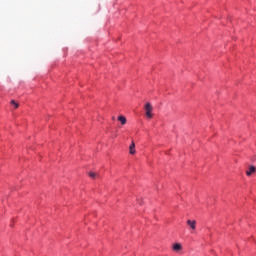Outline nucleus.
<instances>
[{
    "mask_svg": "<svg viewBox=\"0 0 256 256\" xmlns=\"http://www.w3.org/2000/svg\"><path fill=\"white\" fill-rule=\"evenodd\" d=\"M144 109L146 111V117H148V119H153V106L151 103H146Z\"/></svg>",
    "mask_w": 256,
    "mask_h": 256,
    "instance_id": "f257e3e1",
    "label": "nucleus"
},
{
    "mask_svg": "<svg viewBox=\"0 0 256 256\" xmlns=\"http://www.w3.org/2000/svg\"><path fill=\"white\" fill-rule=\"evenodd\" d=\"M187 225L192 229V231L197 229V221L195 220H187Z\"/></svg>",
    "mask_w": 256,
    "mask_h": 256,
    "instance_id": "f03ea898",
    "label": "nucleus"
},
{
    "mask_svg": "<svg viewBox=\"0 0 256 256\" xmlns=\"http://www.w3.org/2000/svg\"><path fill=\"white\" fill-rule=\"evenodd\" d=\"M255 171H256L255 166H250V167H249V170L246 171V175H247L248 177H251V175H253V173H255Z\"/></svg>",
    "mask_w": 256,
    "mask_h": 256,
    "instance_id": "7ed1b4c3",
    "label": "nucleus"
},
{
    "mask_svg": "<svg viewBox=\"0 0 256 256\" xmlns=\"http://www.w3.org/2000/svg\"><path fill=\"white\" fill-rule=\"evenodd\" d=\"M172 249L173 251H176V252H179L183 249V246H181L180 243H175L173 246H172Z\"/></svg>",
    "mask_w": 256,
    "mask_h": 256,
    "instance_id": "20e7f679",
    "label": "nucleus"
},
{
    "mask_svg": "<svg viewBox=\"0 0 256 256\" xmlns=\"http://www.w3.org/2000/svg\"><path fill=\"white\" fill-rule=\"evenodd\" d=\"M129 153L130 155H135L136 151H135V142H132L130 147H129Z\"/></svg>",
    "mask_w": 256,
    "mask_h": 256,
    "instance_id": "39448f33",
    "label": "nucleus"
},
{
    "mask_svg": "<svg viewBox=\"0 0 256 256\" xmlns=\"http://www.w3.org/2000/svg\"><path fill=\"white\" fill-rule=\"evenodd\" d=\"M118 121H120L121 125H125L127 123V118H125V116H119Z\"/></svg>",
    "mask_w": 256,
    "mask_h": 256,
    "instance_id": "423d86ee",
    "label": "nucleus"
},
{
    "mask_svg": "<svg viewBox=\"0 0 256 256\" xmlns=\"http://www.w3.org/2000/svg\"><path fill=\"white\" fill-rule=\"evenodd\" d=\"M10 103L15 107V109H19V103L15 102V100H11Z\"/></svg>",
    "mask_w": 256,
    "mask_h": 256,
    "instance_id": "0eeeda50",
    "label": "nucleus"
},
{
    "mask_svg": "<svg viewBox=\"0 0 256 256\" xmlns=\"http://www.w3.org/2000/svg\"><path fill=\"white\" fill-rule=\"evenodd\" d=\"M89 177H91V179H95L97 177V173L95 172H90L89 173Z\"/></svg>",
    "mask_w": 256,
    "mask_h": 256,
    "instance_id": "6e6552de",
    "label": "nucleus"
}]
</instances>
